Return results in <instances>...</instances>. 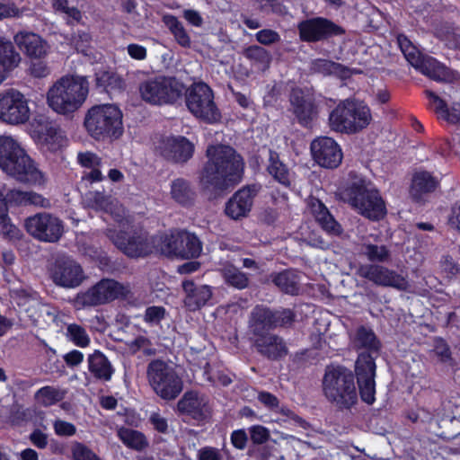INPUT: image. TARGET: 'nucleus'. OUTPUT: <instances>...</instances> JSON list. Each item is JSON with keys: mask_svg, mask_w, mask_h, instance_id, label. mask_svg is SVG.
I'll use <instances>...</instances> for the list:
<instances>
[{"mask_svg": "<svg viewBox=\"0 0 460 460\" xmlns=\"http://www.w3.org/2000/svg\"><path fill=\"white\" fill-rule=\"evenodd\" d=\"M185 85L175 76L156 75L139 84L141 99L155 106L172 105L182 96Z\"/></svg>", "mask_w": 460, "mask_h": 460, "instance_id": "6e6552de", "label": "nucleus"}, {"mask_svg": "<svg viewBox=\"0 0 460 460\" xmlns=\"http://www.w3.org/2000/svg\"><path fill=\"white\" fill-rule=\"evenodd\" d=\"M376 358L369 353H359L355 362V375L360 398L368 405L376 401Z\"/></svg>", "mask_w": 460, "mask_h": 460, "instance_id": "f3484780", "label": "nucleus"}, {"mask_svg": "<svg viewBox=\"0 0 460 460\" xmlns=\"http://www.w3.org/2000/svg\"><path fill=\"white\" fill-rule=\"evenodd\" d=\"M250 439L254 445H262L269 441L270 433L268 428L257 424L252 425L249 429Z\"/></svg>", "mask_w": 460, "mask_h": 460, "instance_id": "13d9d810", "label": "nucleus"}, {"mask_svg": "<svg viewBox=\"0 0 460 460\" xmlns=\"http://www.w3.org/2000/svg\"><path fill=\"white\" fill-rule=\"evenodd\" d=\"M5 200L4 193L0 190V234L8 240H20L22 234L13 224L9 217V207Z\"/></svg>", "mask_w": 460, "mask_h": 460, "instance_id": "4c0bfd02", "label": "nucleus"}, {"mask_svg": "<svg viewBox=\"0 0 460 460\" xmlns=\"http://www.w3.org/2000/svg\"><path fill=\"white\" fill-rule=\"evenodd\" d=\"M312 157L321 167L337 168L342 161L343 153L340 145L330 137H318L310 145Z\"/></svg>", "mask_w": 460, "mask_h": 460, "instance_id": "412c9836", "label": "nucleus"}, {"mask_svg": "<svg viewBox=\"0 0 460 460\" xmlns=\"http://www.w3.org/2000/svg\"><path fill=\"white\" fill-rule=\"evenodd\" d=\"M184 96L186 107L195 118L207 124L220 121L221 111L215 102L214 92L208 84L193 83L185 90Z\"/></svg>", "mask_w": 460, "mask_h": 460, "instance_id": "9d476101", "label": "nucleus"}, {"mask_svg": "<svg viewBox=\"0 0 460 460\" xmlns=\"http://www.w3.org/2000/svg\"><path fill=\"white\" fill-rule=\"evenodd\" d=\"M299 39L303 42L315 43L346 34V30L325 17H313L297 24Z\"/></svg>", "mask_w": 460, "mask_h": 460, "instance_id": "4468645a", "label": "nucleus"}, {"mask_svg": "<svg viewBox=\"0 0 460 460\" xmlns=\"http://www.w3.org/2000/svg\"><path fill=\"white\" fill-rule=\"evenodd\" d=\"M89 83L85 76L65 75L48 91L49 106L57 113L67 115L76 111L85 102Z\"/></svg>", "mask_w": 460, "mask_h": 460, "instance_id": "20e7f679", "label": "nucleus"}, {"mask_svg": "<svg viewBox=\"0 0 460 460\" xmlns=\"http://www.w3.org/2000/svg\"><path fill=\"white\" fill-rule=\"evenodd\" d=\"M166 315V309L162 305H151L146 307L143 320L150 325L159 324Z\"/></svg>", "mask_w": 460, "mask_h": 460, "instance_id": "4d7b16f0", "label": "nucleus"}, {"mask_svg": "<svg viewBox=\"0 0 460 460\" xmlns=\"http://www.w3.org/2000/svg\"><path fill=\"white\" fill-rule=\"evenodd\" d=\"M424 93L429 100V107L434 110L439 119L451 124H457L460 121V115L456 111H450L446 101L441 99L436 93L426 89Z\"/></svg>", "mask_w": 460, "mask_h": 460, "instance_id": "a19ab883", "label": "nucleus"}, {"mask_svg": "<svg viewBox=\"0 0 460 460\" xmlns=\"http://www.w3.org/2000/svg\"><path fill=\"white\" fill-rule=\"evenodd\" d=\"M172 198L183 207H189L193 202V191L190 182L182 178L172 181L171 185Z\"/></svg>", "mask_w": 460, "mask_h": 460, "instance_id": "a18cd8bd", "label": "nucleus"}, {"mask_svg": "<svg viewBox=\"0 0 460 460\" xmlns=\"http://www.w3.org/2000/svg\"><path fill=\"white\" fill-rule=\"evenodd\" d=\"M38 128L39 139L50 152L55 153L66 145V137L56 122L46 120Z\"/></svg>", "mask_w": 460, "mask_h": 460, "instance_id": "7c9ffc66", "label": "nucleus"}, {"mask_svg": "<svg viewBox=\"0 0 460 460\" xmlns=\"http://www.w3.org/2000/svg\"><path fill=\"white\" fill-rule=\"evenodd\" d=\"M159 246L161 253L166 257L182 260L196 259L202 252L199 237L186 230L161 235Z\"/></svg>", "mask_w": 460, "mask_h": 460, "instance_id": "ddd939ff", "label": "nucleus"}, {"mask_svg": "<svg viewBox=\"0 0 460 460\" xmlns=\"http://www.w3.org/2000/svg\"><path fill=\"white\" fill-rule=\"evenodd\" d=\"M438 185V180L429 172H416L412 178L411 194L419 199L421 194L433 192Z\"/></svg>", "mask_w": 460, "mask_h": 460, "instance_id": "c03bdc74", "label": "nucleus"}, {"mask_svg": "<svg viewBox=\"0 0 460 460\" xmlns=\"http://www.w3.org/2000/svg\"><path fill=\"white\" fill-rule=\"evenodd\" d=\"M107 237L127 257L130 259L146 258L155 251L153 236L142 227L129 231L107 229Z\"/></svg>", "mask_w": 460, "mask_h": 460, "instance_id": "1a4fd4ad", "label": "nucleus"}, {"mask_svg": "<svg viewBox=\"0 0 460 460\" xmlns=\"http://www.w3.org/2000/svg\"><path fill=\"white\" fill-rule=\"evenodd\" d=\"M29 71L30 75L35 78H43L49 74V68L48 65L46 62L40 59L31 61Z\"/></svg>", "mask_w": 460, "mask_h": 460, "instance_id": "774afa93", "label": "nucleus"}, {"mask_svg": "<svg viewBox=\"0 0 460 460\" xmlns=\"http://www.w3.org/2000/svg\"><path fill=\"white\" fill-rule=\"evenodd\" d=\"M118 437L129 449L141 452L149 447L146 435L137 429L122 427L118 430Z\"/></svg>", "mask_w": 460, "mask_h": 460, "instance_id": "79ce46f5", "label": "nucleus"}, {"mask_svg": "<svg viewBox=\"0 0 460 460\" xmlns=\"http://www.w3.org/2000/svg\"><path fill=\"white\" fill-rule=\"evenodd\" d=\"M457 144L456 137L441 139L436 145L437 153L442 157L460 155V146Z\"/></svg>", "mask_w": 460, "mask_h": 460, "instance_id": "864d4df0", "label": "nucleus"}, {"mask_svg": "<svg viewBox=\"0 0 460 460\" xmlns=\"http://www.w3.org/2000/svg\"><path fill=\"white\" fill-rule=\"evenodd\" d=\"M123 114L115 104H97L88 109L84 119L87 134L97 141L119 139L124 132Z\"/></svg>", "mask_w": 460, "mask_h": 460, "instance_id": "423d86ee", "label": "nucleus"}, {"mask_svg": "<svg viewBox=\"0 0 460 460\" xmlns=\"http://www.w3.org/2000/svg\"><path fill=\"white\" fill-rule=\"evenodd\" d=\"M274 319H273V328L277 327H289L296 321V314L290 308H279L272 309Z\"/></svg>", "mask_w": 460, "mask_h": 460, "instance_id": "603ef678", "label": "nucleus"}, {"mask_svg": "<svg viewBox=\"0 0 460 460\" xmlns=\"http://www.w3.org/2000/svg\"><path fill=\"white\" fill-rule=\"evenodd\" d=\"M146 375L151 387L162 399L173 400L182 391L181 377L161 359H154L148 364Z\"/></svg>", "mask_w": 460, "mask_h": 460, "instance_id": "f8f14e48", "label": "nucleus"}, {"mask_svg": "<svg viewBox=\"0 0 460 460\" xmlns=\"http://www.w3.org/2000/svg\"><path fill=\"white\" fill-rule=\"evenodd\" d=\"M0 168L24 185L41 186L46 181L35 161L12 137L0 136Z\"/></svg>", "mask_w": 460, "mask_h": 460, "instance_id": "f03ea898", "label": "nucleus"}, {"mask_svg": "<svg viewBox=\"0 0 460 460\" xmlns=\"http://www.w3.org/2000/svg\"><path fill=\"white\" fill-rule=\"evenodd\" d=\"M309 69L312 74L323 76L335 75L339 78H346L349 74V68L342 64L325 58L313 59Z\"/></svg>", "mask_w": 460, "mask_h": 460, "instance_id": "c9c22d12", "label": "nucleus"}, {"mask_svg": "<svg viewBox=\"0 0 460 460\" xmlns=\"http://www.w3.org/2000/svg\"><path fill=\"white\" fill-rule=\"evenodd\" d=\"M252 344L258 353L270 360H278L288 354L283 340L276 334L252 336Z\"/></svg>", "mask_w": 460, "mask_h": 460, "instance_id": "c85d7f7f", "label": "nucleus"}, {"mask_svg": "<svg viewBox=\"0 0 460 460\" xmlns=\"http://www.w3.org/2000/svg\"><path fill=\"white\" fill-rule=\"evenodd\" d=\"M73 460H102L91 448L82 442H75L71 447Z\"/></svg>", "mask_w": 460, "mask_h": 460, "instance_id": "6e6d98bb", "label": "nucleus"}, {"mask_svg": "<svg viewBox=\"0 0 460 460\" xmlns=\"http://www.w3.org/2000/svg\"><path fill=\"white\" fill-rule=\"evenodd\" d=\"M274 314L272 309L264 305H255L250 314L249 331L252 336L270 333L273 330Z\"/></svg>", "mask_w": 460, "mask_h": 460, "instance_id": "2f4dec72", "label": "nucleus"}, {"mask_svg": "<svg viewBox=\"0 0 460 460\" xmlns=\"http://www.w3.org/2000/svg\"><path fill=\"white\" fill-rule=\"evenodd\" d=\"M354 344L358 349H367V353L378 355L381 349V342L371 328L359 326L355 332Z\"/></svg>", "mask_w": 460, "mask_h": 460, "instance_id": "e433bc0d", "label": "nucleus"}, {"mask_svg": "<svg viewBox=\"0 0 460 460\" xmlns=\"http://www.w3.org/2000/svg\"><path fill=\"white\" fill-rule=\"evenodd\" d=\"M149 422L153 426L154 429L158 433L167 434L169 431V426L167 420L161 416L158 412H152L149 417Z\"/></svg>", "mask_w": 460, "mask_h": 460, "instance_id": "338daca9", "label": "nucleus"}, {"mask_svg": "<svg viewBox=\"0 0 460 460\" xmlns=\"http://www.w3.org/2000/svg\"><path fill=\"white\" fill-rule=\"evenodd\" d=\"M308 207L317 224L327 234L340 236L343 233L341 225L330 213L322 200L312 198L308 202Z\"/></svg>", "mask_w": 460, "mask_h": 460, "instance_id": "c756f323", "label": "nucleus"}, {"mask_svg": "<svg viewBox=\"0 0 460 460\" xmlns=\"http://www.w3.org/2000/svg\"><path fill=\"white\" fill-rule=\"evenodd\" d=\"M181 288L185 294L183 304L190 312L201 309L212 298V288L208 285H201L192 279H185L181 283Z\"/></svg>", "mask_w": 460, "mask_h": 460, "instance_id": "393cba45", "label": "nucleus"}, {"mask_svg": "<svg viewBox=\"0 0 460 460\" xmlns=\"http://www.w3.org/2000/svg\"><path fill=\"white\" fill-rule=\"evenodd\" d=\"M261 189L262 186L259 182L243 186L226 203V215L234 220L246 217L252 210L254 199Z\"/></svg>", "mask_w": 460, "mask_h": 460, "instance_id": "4be33fe9", "label": "nucleus"}, {"mask_svg": "<svg viewBox=\"0 0 460 460\" xmlns=\"http://www.w3.org/2000/svg\"><path fill=\"white\" fill-rule=\"evenodd\" d=\"M397 41L404 58L417 71L436 82H446L450 78V70L444 64L422 54L405 35L399 34Z\"/></svg>", "mask_w": 460, "mask_h": 460, "instance_id": "9b49d317", "label": "nucleus"}, {"mask_svg": "<svg viewBox=\"0 0 460 460\" xmlns=\"http://www.w3.org/2000/svg\"><path fill=\"white\" fill-rule=\"evenodd\" d=\"M22 10L13 1H0V21L22 16Z\"/></svg>", "mask_w": 460, "mask_h": 460, "instance_id": "052dcab7", "label": "nucleus"}, {"mask_svg": "<svg viewBox=\"0 0 460 460\" xmlns=\"http://www.w3.org/2000/svg\"><path fill=\"white\" fill-rule=\"evenodd\" d=\"M243 55L250 61L263 66H268L271 59L270 52L258 45L247 47L243 51Z\"/></svg>", "mask_w": 460, "mask_h": 460, "instance_id": "09e8293b", "label": "nucleus"}, {"mask_svg": "<svg viewBox=\"0 0 460 460\" xmlns=\"http://www.w3.org/2000/svg\"><path fill=\"white\" fill-rule=\"evenodd\" d=\"M21 62V56L13 44L0 38V84L9 76Z\"/></svg>", "mask_w": 460, "mask_h": 460, "instance_id": "473e14b6", "label": "nucleus"}, {"mask_svg": "<svg viewBox=\"0 0 460 460\" xmlns=\"http://www.w3.org/2000/svg\"><path fill=\"white\" fill-rule=\"evenodd\" d=\"M223 278L226 285L238 290L244 289L249 285L247 274L234 267L226 268L223 270Z\"/></svg>", "mask_w": 460, "mask_h": 460, "instance_id": "de8ad7c7", "label": "nucleus"}, {"mask_svg": "<svg viewBox=\"0 0 460 460\" xmlns=\"http://www.w3.org/2000/svg\"><path fill=\"white\" fill-rule=\"evenodd\" d=\"M128 289L115 279H104L95 284L84 295V303L89 305H100L125 298Z\"/></svg>", "mask_w": 460, "mask_h": 460, "instance_id": "5701e85b", "label": "nucleus"}, {"mask_svg": "<svg viewBox=\"0 0 460 460\" xmlns=\"http://www.w3.org/2000/svg\"><path fill=\"white\" fill-rule=\"evenodd\" d=\"M355 373L344 366L327 367L323 380L326 398L340 409H350L358 402Z\"/></svg>", "mask_w": 460, "mask_h": 460, "instance_id": "0eeeda50", "label": "nucleus"}, {"mask_svg": "<svg viewBox=\"0 0 460 460\" xmlns=\"http://www.w3.org/2000/svg\"><path fill=\"white\" fill-rule=\"evenodd\" d=\"M267 172L279 184L289 187V171L287 165L280 160L279 154L272 149H269Z\"/></svg>", "mask_w": 460, "mask_h": 460, "instance_id": "58836bf2", "label": "nucleus"}, {"mask_svg": "<svg viewBox=\"0 0 460 460\" xmlns=\"http://www.w3.org/2000/svg\"><path fill=\"white\" fill-rule=\"evenodd\" d=\"M4 197L9 209L27 207V190L11 189L6 191Z\"/></svg>", "mask_w": 460, "mask_h": 460, "instance_id": "5fc2aeb1", "label": "nucleus"}, {"mask_svg": "<svg viewBox=\"0 0 460 460\" xmlns=\"http://www.w3.org/2000/svg\"><path fill=\"white\" fill-rule=\"evenodd\" d=\"M301 272L298 270L288 268L271 272L263 283H271L281 293L296 296L301 292Z\"/></svg>", "mask_w": 460, "mask_h": 460, "instance_id": "a878e982", "label": "nucleus"}, {"mask_svg": "<svg viewBox=\"0 0 460 460\" xmlns=\"http://www.w3.org/2000/svg\"><path fill=\"white\" fill-rule=\"evenodd\" d=\"M27 207H35L40 208H49L51 201L43 195L33 190H27Z\"/></svg>", "mask_w": 460, "mask_h": 460, "instance_id": "680f3d73", "label": "nucleus"}, {"mask_svg": "<svg viewBox=\"0 0 460 460\" xmlns=\"http://www.w3.org/2000/svg\"><path fill=\"white\" fill-rule=\"evenodd\" d=\"M67 337L77 347L85 348L90 344V338L84 327L72 323L67 326Z\"/></svg>", "mask_w": 460, "mask_h": 460, "instance_id": "8fccbe9b", "label": "nucleus"}, {"mask_svg": "<svg viewBox=\"0 0 460 460\" xmlns=\"http://www.w3.org/2000/svg\"><path fill=\"white\" fill-rule=\"evenodd\" d=\"M372 121L369 106L359 99L349 97L341 100L330 111L328 125L341 134H357L367 128Z\"/></svg>", "mask_w": 460, "mask_h": 460, "instance_id": "39448f33", "label": "nucleus"}, {"mask_svg": "<svg viewBox=\"0 0 460 460\" xmlns=\"http://www.w3.org/2000/svg\"><path fill=\"white\" fill-rule=\"evenodd\" d=\"M95 87L107 93H121L126 89L124 78L113 71L100 70L95 73Z\"/></svg>", "mask_w": 460, "mask_h": 460, "instance_id": "72a5a7b5", "label": "nucleus"}, {"mask_svg": "<svg viewBox=\"0 0 460 460\" xmlns=\"http://www.w3.org/2000/svg\"><path fill=\"white\" fill-rule=\"evenodd\" d=\"M24 228L34 239L44 243L58 242L64 232L62 220L47 212L28 217L24 220Z\"/></svg>", "mask_w": 460, "mask_h": 460, "instance_id": "2eb2a0df", "label": "nucleus"}, {"mask_svg": "<svg viewBox=\"0 0 460 460\" xmlns=\"http://www.w3.org/2000/svg\"><path fill=\"white\" fill-rule=\"evenodd\" d=\"M358 254L367 259L370 264H380L391 260V252L385 244L363 243L359 245Z\"/></svg>", "mask_w": 460, "mask_h": 460, "instance_id": "37998d69", "label": "nucleus"}, {"mask_svg": "<svg viewBox=\"0 0 460 460\" xmlns=\"http://www.w3.org/2000/svg\"><path fill=\"white\" fill-rule=\"evenodd\" d=\"M88 370L96 379L102 381H110L114 373L111 362L100 350L89 355Z\"/></svg>", "mask_w": 460, "mask_h": 460, "instance_id": "f704fd0d", "label": "nucleus"}, {"mask_svg": "<svg viewBox=\"0 0 460 460\" xmlns=\"http://www.w3.org/2000/svg\"><path fill=\"white\" fill-rule=\"evenodd\" d=\"M180 414L186 415L197 421H203L209 411L208 402L205 396L195 391L186 392L177 403Z\"/></svg>", "mask_w": 460, "mask_h": 460, "instance_id": "cd10ccee", "label": "nucleus"}, {"mask_svg": "<svg viewBox=\"0 0 460 460\" xmlns=\"http://www.w3.org/2000/svg\"><path fill=\"white\" fill-rule=\"evenodd\" d=\"M256 40L262 45L269 46L280 40L279 34L271 29H263L255 34Z\"/></svg>", "mask_w": 460, "mask_h": 460, "instance_id": "0e129e2a", "label": "nucleus"}, {"mask_svg": "<svg viewBox=\"0 0 460 460\" xmlns=\"http://www.w3.org/2000/svg\"><path fill=\"white\" fill-rule=\"evenodd\" d=\"M357 274L379 287H390L398 290L408 288V281L404 277L380 264H361Z\"/></svg>", "mask_w": 460, "mask_h": 460, "instance_id": "aec40b11", "label": "nucleus"}, {"mask_svg": "<svg viewBox=\"0 0 460 460\" xmlns=\"http://www.w3.org/2000/svg\"><path fill=\"white\" fill-rule=\"evenodd\" d=\"M199 180L201 187L214 193H222L237 185L243 179V157L231 146L208 145L206 149Z\"/></svg>", "mask_w": 460, "mask_h": 460, "instance_id": "f257e3e1", "label": "nucleus"}, {"mask_svg": "<svg viewBox=\"0 0 460 460\" xmlns=\"http://www.w3.org/2000/svg\"><path fill=\"white\" fill-rule=\"evenodd\" d=\"M30 118V109L24 95L10 89L0 94V119L9 124L26 122Z\"/></svg>", "mask_w": 460, "mask_h": 460, "instance_id": "6ab92c4d", "label": "nucleus"}, {"mask_svg": "<svg viewBox=\"0 0 460 460\" xmlns=\"http://www.w3.org/2000/svg\"><path fill=\"white\" fill-rule=\"evenodd\" d=\"M13 40L19 49L31 59H41L47 56L49 46L41 36L32 31H18Z\"/></svg>", "mask_w": 460, "mask_h": 460, "instance_id": "bb28decb", "label": "nucleus"}, {"mask_svg": "<svg viewBox=\"0 0 460 460\" xmlns=\"http://www.w3.org/2000/svg\"><path fill=\"white\" fill-rule=\"evenodd\" d=\"M349 175V182L343 193L351 208L370 221L384 218L387 209L379 190L366 177L355 172H350Z\"/></svg>", "mask_w": 460, "mask_h": 460, "instance_id": "7ed1b4c3", "label": "nucleus"}, {"mask_svg": "<svg viewBox=\"0 0 460 460\" xmlns=\"http://www.w3.org/2000/svg\"><path fill=\"white\" fill-rule=\"evenodd\" d=\"M162 22L173 36L176 43L184 49H190L191 39L182 22L173 14H164Z\"/></svg>", "mask_w": 460, "mask_h": 460, "instance_id": "ea45409f", "label": "nucleus"}, {"mask_svg": "<svg viewBox=\"0 0 460 460\" xmlns=\"http://www.w3.org/2000/svg\"><path fill=\"white\" fill-rule=\"evenodd\" d=\"M64 397V392L50 385H45L40 388L34 394L35 401L44 407L55 405L61 402Z\"/></svg>", "mask_w": 460, "mask_h": 460, "instance_id": "49530a36", "label": "nucleus"}, {"mask_svg": "<svg viewBox=\"0 0 460 460\" xmlns=\"http://www.w3.org/2000/svg\"><path fill=\"white\" fill-rule=\"evenodd\" d=\"M289 102L297 123L305 128H312L320 116L321 102L314 94L294 88Z\"/></svg>", "mask_w": 460, "mask_h": 460, "instance_id": "dca6fc26", "label": "nucleus"}, {"mask_svg": "<svg viewBox=\"0 0 460 460\" xmlns=\"http://www.w3.org/2000/svg\"><path fill=\"white\" fill-rule=\"evenodd\" d=\"M432 351L441 363H451L454 360L450 346L443 337L436 336L433 338Z\"/></svg>", "mask_w": 460, "mask_h": 460, "instance_id": "3c124183", "label": "nucleus"}, {"mask_svg": "<svg viewBox=\"0 0 460 460\" xmlns=\"http://www.w3.org/2000/svg\"><path fill=\"white\" fill-rule=\"evenodd\" d=\"M52 281L58 287L75 288L81 285L85 279L82 266L71 256L58 255L50 270Z\"/></svg>", "mask_w": 460, "mask_h": 460, "instance_id": "a211bd4d", "label": "nucleus"}, {"mask_svg": "<svg viewBox=\"0 0 460 460\" xmlns=\"http://www.w3.org/2000/svg\"><path fill=\"white\" fill-rule=\"evenodd\" d=\"M78 162L84 167L91 169L93 167H99L102 164L101 158L94 153L84 152L78 154Z\"/></svg>", "mask_w": 460, "mask_h": 460, "instance_id": "69168bd1", "label": "nucleus"}, {"mask_svg": "<svg viewBox=\"0 0 460 460\" xmlns=\"http://www.w3.org/2000/svg\"><path fill=\"white\" fill-rule=\"evenodd\" d=\"M435 35L440 40L445 41L449 48L456 49L460 46L453 28L449 26L436 28Z\"/></svg>", "mask_w": 460, "mask_h": 460, "instance_id": "bf43d9fd", "label": "nucleus"}, {"mask_svg": "<svg viewBox=\"0 0 460 460\" xmlns=\"http://www.w3.org/2000/svg\"><path fill=\"white\" fill-rule=\"evenodd\" d=\"M53 428L59 437H72L76 433V427L73 423L59 419L54 421Z\"/></svg>", "mask_w": 460, "mask_h": 460, "instance_id": "e2e57ef3", "label": "nucleus"}, {"mask_svg": "<svg viewBox=\"0 0 460 460\" xmlns=\"http://www.w3.org/2000/svg\"><path fill=\"white\" fill-rule=\"evenodd\" d=\"M161 155L175 164L187 163L194 155V145L183 136L170 137L161 143Z\"/></svg>", "mask_w": 460, "mask_h": 460, "instance_id": "b1692460", "label": "nucleus"}]
</instances>
